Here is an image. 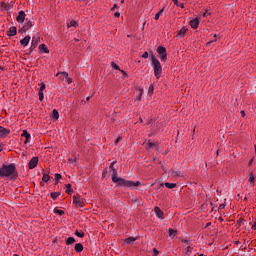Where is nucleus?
<instances>
[{"instance_id": "obj_58", "label": "nucleus", "mask_w": 256, "mask_h": 256, "mask_svg": "<svg viewBox=\"0 0 256 256\" xmlns=\"http://www.w3.org/2000/svg\"><path fill=\"white\" fill-rule=\"evenodd\" d=\"M215 39H217V34L214 35Z\"/></svg>"}, {"instance_id": "obj_18", "label": "nucleus", "mask_w": 256, "mask_h": 256, "mask_svg": "<svg viewBox=\"0 0 256 256\" xmlns=\"http://www.w3.org/2000/svg\"><path fill=\"white\" fill-rule=\"evenodd\" d=\"M75 251H76V253H81L82 251H83V244H81V243H77L76 245H75Z\"/></svg>"}, {"instance_id": "obj_8", "label": "nucleus", "mask_w": 256, "mask_h": 256, "mask_svg": "<svg viewBox=\"0 0 256 256\" xmlns=\"http://www.w3.org/2000/svg\"><path fill=\"white\" fill-rule=\"evenodd\" d=\"M38 163H39V158L33 157L28 163L29 169H35V167H37Z\"/></svg>"}, {"instance_id": "obj_36", "label": "nucleus", "mask_w": 256, "mask_h": 256, "mask_svg": "<svg viewBox=\"0 0 256 256\" xmlns=\"http://www.w3.org/2000/svg\"><path fill=\"white\" fill-rule=\"evenodd\" d=\"M155 143H153V142H148V147H149V149H153V147H155Z\"/></svg>"}, {"instance_id": "obj_23", "label": "nucleus", "mask_w": 256, "mask_h": 256, "mask_svg": "<svg viewBox=\"0 0 256 256\" xmlns=\"http://www.w3.org/2000/svg\"><path fill=\"white\" fill-rule=\"evenodd\" d=\"M61 195V192H52L51 197L53 201H55L59 196Z\"/></svg>"}, {"instance_id": "obj_5", "label": "nucleus", "mask_w": 256, "mask_h": 256, "mask_svg": "<svg viewBox=\"0 0 256 256\" xmlns=\"http://www.w3.org/2000/svg\"><path fill=\"white\" fill-rule=\"evenodd\" d=\"M32 27H33V22L29 20V18H27L23 27L19 29V33H27V31H29V29Z\"/></svg>"}, {"instance_id": "obj_53", "label": "nucleus", "mask_w": 256, "mask_h": 256, "mask_svg": "<svg viewBox=\"0 0 256 256\" xmlns=\"http://www.w3.org/2000/svg\"><path fill=\"white\" fill-rule=\"evenodd\" d=\"M116 7H117V4H114L112 11H115Z\"/></svg>"}, {"instance_id": "obj_54", "label": "nucleus", "mask_w": 256, "mask_h": 256, "mask_svg": "<svg viewBox=\"0 0 256 256\" xmlns=\"http://www.w3.org/2000/svg\"><path fill=\"white\" fill-rule=\"evenodd\" d=\"M1 151H3V146H0V153H1Z\"/></svg>"}, {"instance_id": "obj_28", "label": "nucleus", "mask_w": 256, "mask_h": 256, "mask_svg": "<svg viewBox=\"0 0 256 256\" xmlns=\"http://www.w3.org/2000/svg\"><path fill=\"white\" fill-rule=\"evenodd\" d=\"M75 235H76V237H79L80 239L85 237V233L84 232H79V230L75 231Z\"/></svg>"}, {"instance_id": "obj_22", "label": "nucleus", "mask_w": 256, "mask_h": 256, "mask_svg": "<svg viewBox=\"0 0 256 256\" xmlns=\"http://www.w3.org/2000/svg\"><path fill=\"white\" fill-rule=\"evenodd\" d=\"M73 243H75V238L73 237H68L66 239V245H73Z\"/></svg>"}, {"instance_id": "obj_17", "label": "nucleus", "mask_w": 256, "mask_h": 256, "mask_svg": "<svg viewBox=\"0 0 256 256\" xmlns=\"http://www.w3.org/2000/svg\"><path fill=\"white\" fill-rule=\"evenodd\" d=\"M137 239H139V237H128L125 239V243H128V245H133Z\"/></svg>"}, {"instance_id": "obj_13", "label": "nucleus", "mask_w": 256, "mask_h": 256, "mask_svg": "<svg viewBox=\"0 0 256 256\" xmlns=\"http://www.w3.org/2000/svg\"><path fill=\"white\" fill-rule=\"evenodd\" d=\"M29 41H31V36H25L22 40H20V45L27 47V45H29Z\"/></svg>"}, {"instance_id": "obj_44", "label": "nucleus", "mask_w": 256, "mask_h": 256, "mask_svg": "<svg viewBox=\"0 0 256 256\" xmlns=\"http://www.w3.org/2000/svg\"><path fill=\"white\" fill-rule=\"evenodd\" d=\"M120 72L124 75V77H127V72H125L124 70H120Z\"/></svg>"}, {"instance_id": "obj_33", "label": "nucleus", "mask_w": 256, "mask_h": 256, "mask_svg": "<svg viewBox=\"0 0 256 256\" xmlns=\"http://www.w3.org/2000/svg\"><path fill=\"white\" fill-rule=\"evenodd\" d=\"M171 175L172 177H181V172L172 171Z\"/></svg>"}, {"instance_id": "obj_11", "label": "nucleus", "mask_w": 256, "mask_h": 256, "mask_svg": "<svg viewBox=\"0 0 256 256\" xmlns=\"http://www.w3.org/2000/svg\"><path fill=\"white\" fill-rule=\"evenodd\" d=\"M200 23H201V20L199 18H194L189 22V25L190 27H192V29H197Z\"/></svg>"}, {"instance_id": "obj_32", "label": "nucleus", "mask_w": 256, "mask_h": 256, "mask_svg": "<svg viewBox=\"0 0 256 256\" xmlns=\"http://www.w3.org/2000/svg\"><path fill=\"white\" fill-rule=\"evenodd\" d=\"M54 213H56L57 215H65V211H63V210H59V209H57V208H55L54 209Z\"/></svg>"}, {"instance_id": "obj_30", "label": "nucleus", "mask_w": 256, "mask_h": 256, "mask_svg": "<svg viewBox=\"0 0 256 256\" xmlns=\"http://www.w3.org/2000/svg\"><path fill=\"white\" fill-rule=\"evenodd\" d=\"M111 67L116 71H121V68H119V65H117L115 62H111Z\"/></svg>"}, {"instance_id": "obj_46", "label": "nucleus", "mask_w": 256, "mask_h": 256, "mask_svg": "<svg viewBox=\"0 0 256 256\" xmlns=\"http://www.w3.org/2000/svg\"><path fill=\"white\" fill-rule=\"evenodd\" d=\"M119 141H121V137H118V138L115 140V145H117V143H119Z\"/></svg>"}, {"instance_id": "obj_49", "label": "nucleus", "mask_w": 256, "mask_h": 256, "mask_svg": "<svg viewBox=\"0 0 256 256\" xmlns=\"http://www.w3.org/2000/svg\"><path fill=\"white\" fill-rule=\"evenodd\" d=\"M154 255H159V251L154 248Z\"/></svg>"}, {"instance_id": "obj_37", "label": "nucleus", "mask_w": 256, "mask_h": 256, "mask_svg": "<svg viewBox=\"0 0 256 256\" xmlns=\"http://www.w3.org/2000/svg\"><path fill=\"white\" fill-rule=\"evenodd\" d=\"M149 57V52H144L142 55L143 59H147Z\"/></svg>"}, {"instance_id": "obj_4", "label": "nucleus", "mask_w": 256, "mask_h": 256, "mask_svg": "<svg viewBox=\"0 0 256 256\" xmlns=\"http://www.w3.org/2000/svg\"><path fill=\"white\" fill-rule=\"evenodd\" d=\"M157 53L160 55L161 61H167V48L163 46H159L157 48Z\"/></svg>"}, {"instance_id": "obj_3", "label": "nucleus", "mask_w": 256, "mask_h": 256, "mask_svg": "<svg viewBox=\"0 0 256 256\" xmlns=\"http://www.w3.org/2000/svg\"><path fill=\"white\" fill-rule=\"evenodd\" d=\"M150 59L154 67V75L157 79H160L163 73V67L161 66V62H159L153 54H151Z\"/></svg>"}, {"instance_id": "obj_6", "label": "nucleus", "mask_w": 256, "mask_h": 256, "mask_svg": "<svg viewBox=\"0 0 256 256\" xmlns=\"http://www.w3.org/2000/svg\"><path fill=\"white\" fill-rule=\"evenodd\" d=\"M39 41H41V38H39V36H34L32 38V42H31V47H30V53H33V51H35V49H37V45H39Z\"/></svg>"}, {"instance_id": "obj_48", "label": "nucleus", "mask_w": 256, "mask_h": 256, "mask_svg": "<svg viewBox=\"0 0 256 256\" xmlns=\"http://www.w3.org/2000/svg\"><path fill=\"white\" fill-rule=\"evenodd\" d=\"M252 229H254V231H256V222L253 223Z\"/></svg>"}, {"instance_id": "obj_38", "label": "nucleus", "mask_w": 256, "mask_h": 256, "mask_svg": "<svg viewBox=\"0 0 256 256\" xmlns=\"http://www.w3.org/2000/svg\"><path fill=\"white\" fill-rule=\"evenodd\" d=\"M46 89L45 83H41L39 91H44Z\"/></svg>"}, {"instance_id": "obj_9", "label": "nucleus", "mask_w": 256, "mask_h": 256, "mask_svg": "<svg viewBox=\"0 0 256 256\" xmlns=\"http://www.w3.org/2000/svg\"><path fill=\"white\" fill-rule=\"evenodd\" d=\"M11 133V130L4 128L3 126H0V138L1 139H5V137H7V135H9Z\"/></svg>"}, {"instance_id": "obj_52", "label": "nucleus", "mask_w": 256, "mask_h": 256, "mask_svg": "<svg viewBox=\"0 0 256 256\" xmlns=\"http://www.w3.org/2000/svg\"><path fill=\"white\" fill-rule=\"evenodd\" d=\"M240 113H241L242 117H245V111L242 110Z\"/></svg>"}, {"instance_id": "obj_35", "label": "nucleus", "mask_w": 256, "mask_h": 256, "mask_svg": "<svg viewBox=\"0 0 256 256\" xmlns=\"http://www.w3.org/2000/svg\"><path fill=\"white\" fill-rule=\"evenodd\" d=\"M153 91H155V87H153V85H150V86H149V89H148V93H149L150 95H152Z\"/></svg>"}, {"instance_id": "obj_24", "label": "nucleus", "mask_w": 256, "mask_h": 256, "mask_svg": "<svg viewBox=\"0 0 256 256\" xmlns=\"http://www.w3.org/2000/svg\"><path fill=\"white\" fill-rule=\"evenodd\" d=\"M52 117H53V119H59V111H57L56 109H54L53 111H52Z\"/></svg>"}, {"instance_id": "obj_40", "label": "nucleus", "mask_w": 256, "mask_h": 256, "mask_svg": "<svg viewBox=\"0 0 256 256\" xmlns=\"http://www.w3.org/2000/svg\"><path fill=\"white\" fill-rule=\"evenodd\" d=\"M61 75H63V77H65L66 79L69 77V74L67 72H61Z\"/></svg>"}, {"instance_id": "obj_2", "label": "nucleus", "mask_w": 256, "mask_h": 256, "mask_svg": "<svg viewBox=\"0 0 256 256\" xmlns=\"http://www.w3.org/2000/svg\"><path fill=\"white\" fill-rule=\"evenodd\" d=\"M19 177V173L17 172V166H15V163L11 164H3L0 167V178L1 179H11L15 180Z\"/></svg>"}, {"instance_id": "obj_45", "label": "nucleus", "mask_w": 256, "mask_h": 256, "mask_svg": "<svg viewBox=\"0 0 256 256\" xmlns=\"http://www.w3.org/2000/svg\"><path fill=\"white\" fill-rule=\"evenodd\" d=\"M45 99L44 95L39 96V101H43Z\"/></svg>"}, {"instance_id": "obj_39", "label": "nucleus", "mask_w": 256, "mask_h": 256, "mask_svg": "<svg viewBox=\"0 0 256 256\" xmlns=\"http://www.w3.org/2000/svg\"><path fill=\"white\" fill-rule=\"evenodd\" d=\"M61 177H62L61 174H55V180L56 181H59V179H61Z\"/></svg>"}, {"instance_id": "obj_51", "label": "nucleus", "mask_w": 256, "mask_h": 256, "mask_svg": "<svg viewBox=\"0 0 256 256\" xmlns=\"http://www.w3.org/2000/svg\"><path fill=\"white\" fill-rule=\"evenodd\" d=\"M38 95H39V96L44 95V94H43V91L39 90Z\"/></svg>"}, {"instance_id": "obj_10", "label": "nucleus", "mask_w": 256, "mask_h": 256, "mask_svg": "<svg viewBox=\"0 0 256 256\" xmlns=\"http://www.w3.org/2000/svg\"><path fill=\"white\" fill-rule=\"evenodd\" d=\"M25 17H26L25 12L24 11H20L18 13V16L16 17L17 23H20V24L25 23Z\"/></svg>"}, {"instance_id": "obj_34", "label": "nucleus", "mask_w": 256, "mask_h": 256, "mask_svg": "<svg viewBox=\"0 0 256 256\" xmlns=\"http://www.w3.org/2000/svg\"><path fill=\"white\" fill-rule=\"evenodd\" d=\"M248 181L249 183H255V176L253 175V173L250 174Z\"/></svg>"}, {"instance_id": "obj_42", "label": "nucleus", "mask_w": 256, "mask_h": 256, "mask_svg": "<svg viewBox=\"0 0 256 256\" xmlns=\"http://www.w3.org/2000/svg\"><path fill=\"white\" fill-rule=\"evenodd\" d=\"M182 243H185L186 245H189V240H187V239H182Z\"/></svg>"}, {"instance_id": "obj_57", "label": "nucleus", "mask_w": 256, "mask_h": 256, "mask_svg": "<svg viewBox=\"0 0 256 256\" xmlns=\"http://www.w3.org/2000/svg\"><path fill=\"white\" fill-rule=\"evenodd\" d=\"M91 99V97H87V101H89Z\"/></svg>"}, {"instance_id": "obj_29", "label": "nucleus", "mask_w": 256, "mask_h": 256, "mask_svg": "<svg viewBox=\"0 0 256 256\" xmlns=\"http://www.w3.org/2000/svg\"><path fill=\"white\" fill-rule=\"evenodd\" d=\"M175 235H177V231L173 230V229H170L169 230V237L171 239H173L175 237Z\"/></svg>"}, {"instance_id": "obj_14", "label": "nucleus", "mask_w": 256, "mask_h": 256, "mask_svg": "<svg viewBox=\"0 0 256 256\" xmlns=\"http://www.w3.org/2000/svg\"><path fill=\"white\" fill-rule=\"evenodd\" d=\"M22 137L25 138L24 143L27 145V143H29V139H31V134H29L27 130H23Z\"/></svg>"}, {"instance_id": "obj_27", "label": "nucleus", "mask_w": 256, "mask_h": 256, "mask_svg": "<svg viewBox=\"0 0 256 256\" xmlns=\"http://www.w3.org/2000/svg\"><path fill=\"white\" fill-rule=\"evenodd\" d=\"M49 179H51V177L49 176V174H43L42 177V181H44V183H47L49 181Z\"/></svg>"}, {"instance_id": "obj_62", "label": "nucleus", "mask_w": 256, "mask_h": 256, "mask_svg": "<svg viewBox=\"0 0 256 256\" xmlns=\"http://www.w3.org/2000/svg\"><path fill=\"white\" fill-rule=\"evenodd\" d=\"M255 153H256V144H255Z\"/></svg>"}, {"instance_id": "obj_16", "label": "nucleus", "mask_w": 256, "mask_h": 256, "mask_svg": "<svg viewBox=\"0 0 256 256\" xmlns=\"http://www.w3.org/2000/svg\"><path fill=\"white\" fill-rule=\"evenodd\" d=\"M17 35V27H11L8 31L9 37H15Z\"/></svg>"}, {"instance_id": "obj_21", "label": "nucleus", "mask_w": 256, "mask_h": 256, "mask_svg": "<svg viewBox=\"0 0 256 256\" xmlns=\"http://www.w3.org/2000/svg\"><path fill=\"white\" fill-rule=\"evenodd\" d=\"M163 11H165V8H162L158 13H156L154 19L156 21H159V17H161V15H163Z\"/></svg>"}, {"instance_id": "obj_61", "label": "nucleus", "mask_w": 256, "mask_h": 256, "mask_svg": "<svg viewBox=\"0 0 256 256\" xmlns=\"http://www.w3.org/2000/svg\"><path fill=\"white\" fill-rule=\"evenodd\" d=\"M244 201H247V197L244 198Z\"/></svg>"}, {"instance_id": "obj_55", "label": "nucleus", "mask_w": 256, "mask_h": 256, "mask_svg": "<svg viewBox=\"0 0 256 256\" xmlns=\"http://www.w3.org/2000/svg\"><path fill=\"white\" fill-rule=\"evenodd\" d=\"M211 43H213V41L208 42L207 45H211Z\"/></svg>"}, {"instance_id": "obj_60", "label": "nucleus", "mask_w": 256, "mask_h": 256, "mask_svg": "<svg viewBox=\"0 0 256 256\" xmlns=\"http://www.w3.org/2000/svg\"><path fill=\"white\" fill-rule=\"evenodd\" d=\"M125 2V0H121V3H124Z\"/></svg>"}, {"instance_id": "obj_1", "label": "nucleus", "mask_w": 256, "mask_h": 256, "mask_svg": "<svg viewBox=\"0 0 256 256\" xmlns=\"http://www.w3.org/2000/svg\"><path fill=\"white\" fill-rule=\"evenodd\" d=\"M115 163H117V161H113L109 167V169H111L112 171L113 183H117L119 187H139L141 185V182L139 181L133 182V181H129V180H125L123 178L117 177V169H115Z\"/></svg>"}, {"instance_id": "obj_15", "label": "nucleus", "mask_w": 256, "mask_h": 256, "mask_svg": "<svg viewBox=\"0 0 256 256\" xmlns=\"http://www.w3.org/2000/svg\"><path fill=\"white\" fill-rule=\"evenodd\" d=\"M161 187H167V189H175L177 184L166 182L165 184H160Z\"/></svg>"}, {"instance_id": "obj_50", "label": "nucleus", "mask_w": 256, "mask_h": 256, "mask_svg": "<svg viewBox=\"0 0 256 256\" xmlns=\"http://www.w3.org/2000/svg\"><path fill=\"white\" fill-rule=\"evenodd\" d=\"M225 207V204H220L219 209H223Z\"/></svg>"}, {"instance_id": "obj_20", "label": "nucleus", "mask_w": 256, "mask_h": 256, "mask_svg": "<svg viewBox=\"0 0 256 256\" xmlns=\"http://www.w3.org/2000/svg\"><path fill=\"white\" fill-rule=\"evenodd\" d=\"M39 49H40V51H43V53H49V49L47 48V46L45 44H40Z\"/></svg>"}, {"instance_id": "obj_56", "label": "nucleus", "mask_w": 256, "mask_h": 256, "mask_svg": "<svg viewBox=\"0 0 256 256\" xmlns=\"http://www.w3.org/2000/svg\"><path fill=\"white\" fill-rule=\"evenodd\" d=\"M209 225H211V222H209V223L206 225V227H209Z\"/></svg>"}, {"instance_id": "obj_7", "label": "nucleus", "mask_w": 256, "mask_h": 256, "mask_svg": "<svg viewBox=\"0 0 256 256\" xmlns=\"http://www.w3.org/2000/svg\"><path fill=\"white\" fill-rule=\"evenodd\" d=\"M73 203L76 207H85V201L81 197L73 196Z\"/></svg>"}, {"instance_id": "obj_26", "label": "nucleus", "mask_w": 256, "mask_h": 256, "mask_svg": "<svg viewBox=\"0 0 256 256\" xmlns=\"http://www.w3.org/2000/svg\"><path fill=\"white\" fill-rule=\"evenodd\" d=\"M66 193H68V195H71V193H73V188H71V184L66 185Z\"/></svg>"}, {"instance_id": "obj_25", "label": "nucleus", "mask_w": 256, "mask_h": 256, "mask_svg": "<svg viewBox=\"0 0 256 256\" xmlns=\"http://www.w3.org/2000/svg\"><path fill=\"white\" fill-rule=\"evenodd\" d=\"M172 1L176 5V7H181V9H184L185 5L183 3H179L178 0H172Z\"/></svg>"}, {"instance_id": "obj_12", "label": "nucleus", "mask_w": 256, "mask_h": 256, "mask_svg": "<svg viewBox=\"0 0 256 256\" xmlns=\"http://www.w3.org/2000/svg\"><path fill=\"white\" fill-rule=\"evenodd\" d=\"M154 212H155L156 217H158V219H164V213H163V211H162L161 208H159L158 206H156V207L154 208Z\"/></svg>"}, {"instance_id": "obj_47", "label": "nucleus", "mask_w": 256, "mask_h": 256, "mask_svg": "<svg viewBox=\"0 0 256 256\" xmlns=\"http://www.w3.org/2000/svg\"><path fill=\"white\" fill-rule=\"evenodd\" d=\"M207 15H211V13H209V12H205V13H203V17H207Z\"/></svg>"}, {"instance_id": "obj_31", "label": "nucleus", "mask_w": 256, "mask_h": 256, "mask_svg": "<svg viewBox=\"0 0 256 256\" xmlns=\"http://www.w3.org/2000/svg\"><path fill=\"white\" fill-rule=\"evenodd\" d=\"M67 27H77V21L72 20L70 23L67 24Z\"/></svg>"}, {"instance_id": "obj_41", "label": "nucleus", "mask_w": 256, "mask_h": 256, "mask_svg": "<svg viewBox=\"0 0 256 256\" xmlns=\"http://www.w3.org/2000/svg\"><path fill=\"white\" fill-rule=\"evenodd\" d=\"M67 83H68V85H71V83H73V79L67 78Z\"/></svg>"}, {"instance_id": "obj_19", "label": "nucleus", "mask_w": 256, "mask_h": 256, "mask_svg": "<svg viewBox=\"0 0 256 256\" xmlns=\"http://www.w3.org/2000/svg\"><path fill=\"white\" fill-rule=\"evenodd\" d=\"M187 33V28L183 27L179 32H178V37H185V34Z\"/></svg>"}, {"instance_id": "obj_59", "label": "nucleus", "mask_w": 256, "mask_h": 256, "mask_svg": "<svg viewBox=\"0 0 256 256\" xmlns=\"http://www.w3.org/2000/svg\"><path fill=\"white\" fill-rule=\"evenodd\" d=\"M251 163H253V161H252V160L249 162V165H251Z\"/></svg>"}, {"instance_id": "obj_43", "label": "nucleus", "mask_w": 256, "mask_h": 256, "mask_svg": "<svg viewBox=\"0 0 256 256\" xmlns=\"http://www.w3.org/2000/svg\"><path fill=\"white\" fill-rule=\"evenodd\" d=\"M114 17H121V13L115 12V13H114Z\"/></svg>"}]
</instances>
